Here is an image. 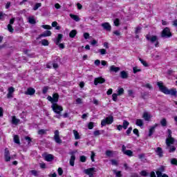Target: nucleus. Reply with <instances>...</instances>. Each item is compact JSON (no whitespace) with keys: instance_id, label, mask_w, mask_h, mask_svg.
<instances>
[{"instance_id":"nucleus-61","label":"nucleus","mask_w":177,"mask_h":177,"mask_svg":"<svg viewBox=\"0 0 177 177\" xmlns=\"http://www.w3.org/2000/svg\"><path fill=\"white\" fill-rule=\"evenodd\" d=\"M111 162L112 165H118V162H117V160H111Z\"/></svg>"},{"instance_id":"nucleus-41","label":"nucleus","mask_w":177,"mask_h":177,"mask_svg":"<svg viewBox=\"0 0 177 177\" xmlns=\"http://www.w3.org/2000/svg\"><path fill=\"white\" fill-rule=\"evenodd\" d=\"M118 97V95L117 93H113L112 95V99L113 102H117Z\"/></svg>"},{"instance_id":"nucleus-28","label":"nucleus","mask_w":177,"mask_h":177,"mask_svg":"<svg viewBox=\"0 0 177 177\" xmlns=\"http://www.w3.org/2000/svg\"><path fill=\"white\" fill-rule=\"evenodd\" d=\"M73 135L76 140H78V139H81V136H80V133L77 130H73Z\"/></svg>"},{"instance_id":"nucleus-22","label":"nucleus","mask_w":177,"mask_h":177,"mask_svg":"<svg viewBox=\"0 0 177 177\" xmlns=\"http://www.w3.org/2000/svg\"><path fill=\"white\" fill-rule=\"evenodd\" d=\"M62 39H63V35L59 34L57 36V38L55 40L56 45H59V44H60V42H62Z\"/></svg>"},{"instance_id":"nucleus-40","label":"nucleus","mask_w":177,"mask_h":177,"mask_svg":"<svg viewBox=\"0 0 177 177\" xmlns=\"http://www.w3.org/2000/svg\"><path fill=\"white\" fill-rule=\"evenodd\" d=\"M113 174L116 176V177H121L122 175L121 174V171H116L115 170H113Z\"/></svg>"},{"instance_id":"nucleus-53","label":"nucleus","mask_w":177,"mask_h":177,"mask_svg":"<svg viewBox=\"0 0 177 177\" xmlns=\"http://www.w3.org/2000/svg\"><path fill=\"white\" fill-rule=\"evenodd\" d=\"M57 172L59 176H62L63 175V169H62L61 167L58 168Z\"/></svg>"},{"instance_id":"nucleus-26","label":"nucleus","mask_w":177,"mask_h":177,"mask_svg":"<svg viewBox=\"0 0 177 177\" xmlns=\"http://www.w3.org/2000/svg\"><path fill=\"white\" fill-rule=\"evenodd\" d=\"M28 21L30 24H35L37 23L35 21V18H34V17H29L28 18Z\"/></svg>"},{"instance_id":"nucleus-63","label":"nucleus","mask_w":177,"mask_h":177,"mask_svg":"<svg viewBox=\"0 0 177 177\" xmlns=\"http://www.w3.org/2000/svg\"><path fill=\"white\" fill-rule=\"evenodd\" d=\"M94 64H95V66H100V60L96 59V60L94 62Z\"/></svg>"},{"instance_id":"nucleus-58","label":"nucleus","mask_w":177,"mask_h":177,"mask_svg":"<svg viewBox=\"0 0 177 177\" xmlns=\"http://www.w3.org/2000/svg\"><path fill=\"white\" fill-rule=\"evenodd\" d=\"M25 140H27L28 145H30V143H31V138H30L28 136L25 137Z\"/></svg>"},{"instance_id":"nucleus-50","label":"nucleus","mask_w":177,"mask_h":177,"mask_svg":"<svg viewBox=\"0 0 177 177\" xmlns=\"http://www.w3.org/2000/svg\"><path fill=\"white\" fill-rule=\"evenodd\" d=\"M48 89H49V88H48V86H44V87L43 88V90H42V93H43L44 95H46V93H48Z\"/></svg>"},{"instance_id":"nucleus-51","label":"nucleus","mask_w":177,"mask_h":177,"mask_svg":"<svg viewBox=\"0 0 177 177\" xmlns=\"http://www.w3.org/2000/svg\"><path fill=\"white\" fill-rule=\"evenodd\" d=\"M113 23L116 27H118V26H120V19H115Z\"/></svg>"},{"instance_id":"nucleus-23","label":"nucleus","mask_w":177,"mask_h":177,"mask_svg":"<svg viewBox=\"0 0 177 177\" xmlns=\"http://www.w3.org/2000/svg\"><path fill=\"white\" fill-rule=\"evenodd\" d=\"M69 16L75 21H80V20H81V18H80V17H78V15H73V14H70Z\"/></svg>"},{"instance_id":"nucleus-31","label":"nucleus","mask_w":177,"mask_h":177,"mask_svg":"<svg viewBox=\"0 0 177 177\" xmlns=\"http://www.w3.org/2000/svg\"><path fill=\"white\" fill-rule=\"evenodd\" d=\"M123 154L128 156V157H132L133 156V152L131 150H127Z\"/></svg>"},{"instance_id":"nucleus-2","label":"nucleus","mask_w":177,"mask_h":177,"mask_svg":"<svg viewBox=\"0 0 177 177\" xmlns=\"http://www.w3.org/2000/svg\"><path fill=\"white\" fill-rule=\"evenodd\" d=\"M114 122V118L113 115H109V117L106 118L105 119H103L101 121V127H106V125H110L113 124Z\"/></svg>"},{"instance_id":"nucleus-24","label":"nucleus","mask_w":177,"mask_h":177,"mask_svg":"<svg viewBox=\"0 0 177 177\" xmlns=\"http://www.w3.org/2000/svg\"><path fill=\"white\" fill-rule=\"evenodd\" d=\"M158 124H156L153 127H152L151 129H149V136H152L153 133H154V131L156 128H157Z\"/></svg>"},{"instance_id":"nucleus-47","label":"nucleus","mask_w":177,"mask_h":177,"mask_svg":"<svg viewBox=\"0 0 177 177\" xmlns=\"http://www.w3.org/2000/svg\"><path fill=\"white\" fill-rule=\"evenodd\" d=\"M140 31H142V27L140 26H138L137 28H136V34H139L140 33Z\"/></svg>"},{"instance_id":"nucleus-38","label":"nucleus","mask_w":177,"mask_h":177,"mask_svg":"<svg viewBox=\"0 0 177 177\" xmlns=\"http://www.w3.org/2000/svg\"><path fill=\"white\" fill-rule=\"evenodd\" d=\"M140 62L142 63V64H143V66L145 67H148L149 64H147V62H146V61L142 59V58H139Z\"/></svg>"},{"instance_id":"nucleus-60","label":"nucleus","mask_w":177,"mask_h":177,"mask_svg":"<svg viewBox=\"0 0 177 177\" xmlns=\"http://www.w3.org/2000/svg\"><path fill=\"white\" fill-rule=\"evenodd\" d=\"M93 135H94V136H99V135H100V131H99V130L95 131L93 132Z\"/></svg>"},{"instance_id":"nucleus-45","label":"nucleus","mask_w":177,"mask_h":177,"mask_svg":"<svg viewBox=\"0 0 177 177\" xmlns=\"http://www.w3.org/2000/svg\"><path fill=\"white\" fill-rule=\"evenodd\" d=\"M8 30L10 32H13V31H15V29H13V27L10 24L8 25Z\"/></svg>"},{"instance_id":"nucleus-13","label":"nucleus","mask_w":177,"mask_h":177,"mask_svg":"<svg viewBox=\"0 0 177 177\" xmlns=\"http://www.w3.org/2000/svg\"><path fill=\"white\" fill-rule=\"evenodd\" d=\"M50 35H52V32H50V30H46L42 34L39 35L37 39H39V38L45 37H50Z\"/></svg>"},{"instance_id":"nucleus-6","label":"nucleus","mask_w":177,"mask_h":177,"mask_svg":"<svg viewBox=\"0 0 177 177\" xmlns=\"http://www.w3.org/2000/svg\"><path fill=\"white\" fill-rule=\"evenodd\" d=\"M47 100L48 102H50L52 104H56L59 102V94L58 93H54L52 96L48 95L47 97Z\"/></svg>"},{"instance_id":"nucleus-36","label":"nucleus","mask_w":177,"mask_h":177,"mask_svg":"<svg viewBox=\"0 0 177 177\" xmlns=\"http://www.w3.org/2000/svg\"><path fill=\"white\" fill-rule=\"evenodd\" d=\"M42 6V3H37L35 5L33 8V10H38L39 8H41Z\"/></svg>"},{"instance_id":"nucleus-37","label":"nucleus","mask_w":177,"mask_h":177,"mask_svg":"<svg viewBox=\"0 0 177 177\" xmlns=\"http://www.w3.org/2000/svg\"><path fill=\"white\" fill-rule=\"evenodd\" d=\"M129 125V122L127 121V120H124L123 121V128L124 129H127V128H128V126Z\"/></svg>"},{"instance_id":"nucleus-3","label":"nucleus","mask_w":177,"mask_h":177,"mask_svg":"<svg viewBox=\"0 0 177 177\" xmlns=\"http://www.w3.org/2000/svg\"><path fill=\"white\" fill-rule=\"evenodd\" d=\"M146 38H147V41H150V42L151 44H154V42H156L155 46H156V48H158L159 43H158V37L157 36L147 35Z\"/></svg>"},{"instance_id":"nucleus-4","label":"nucleus","mask_w":177,"mask_h":177,"mask_svg":"<svg viewBox=\"0 0 177 177\" xmlns=\"http://www.w3.org/2000/svg\"><path fill=\"white\" fill-rule=\"evenodd\" d=\"M168 138L165 140L166 145L169 147V143H175V138L172 137V131L167 129Z\"/></svg>"},{"instance_id":"nucleus-48","label":"nucleus","mask_w":177,"mask_h":177,"mask_svg":"<svg viewBox=\"0 0 177 177\" xmlns=\"http://www.w3.org/2000/svg\"><path fill=\"white\" fill-rule=\"evenodd\" d=\"M94 123L93 122H90L88 124V129H93Z\"/></svg>"},{"instance_id":"nucleus-54","label":"nucleus","mask_w":177,"mask_h":177,"mask_svg":"<svg viewBox=\"0 0 177 177\" xmlns=\"http://www.w3.org/2000/svg\"><path fill=\"white\" fill-rule=\"evenodd\" d=\"M140 175H141V176H147V175H149V174L147 173V171L143 170L140 172Z\"/></svg>"},{"instance_id":"nucleus-1","label":"nucleus","mask_w":177,"mask_h":177,"mask_svg":"<svg viewBox=\"0 0 177 177\" xmlns=\"http://www.w3.org/2000/svg\"><path fill=\"white\" fill-rule=\"evenodd\" d=\"M157 85L159 88V91L165 93V95H171V96H175L176 97L177 91L176 88L168 89L167 86H164L162 82H158Z\"/></svg>"},{"instance_id":"nucleus-34","label":"nucleus","mask_w":177,"mask_h":177,"mask_svg":"<svg viewBox=\"0 0 177 177\" xmlns=\"http://www.w3.org/2000/svg\"><path fill=\"white\" fill-rule=\"evenodd\" d=\"M41 42V45H43V46H49V41L47 39H42Z\"/></svg>"},{"instance_id":"nucleus-35","label":"nucleus","mask_w":177,"mask_h":177,"mask_svg":"<svg viewBox=\"0 0 177 177\" xmlns=\"http://www.w3.org/2000/svg\"><path fill=\"white\" fill-rule=\"evenodd\" d=\"M167 119L162 118L160 120V125H162V127H167Z\"/></svg>"},{"instance_id":"nucleus-20","label":"nucleus","mask_w":177,"mask_h":177,"mask_svg":"<svg viewBox=\"0 0 177 177\" xmlns=\"http://www.w3.org/2000/svg\"><path fill=\"white\" fill-rule=\"evenodd\" d=\"M110 71L112 73H118V71L120 70V67H117L114 65L111 66L109 68Z\"/></svg>"},{"instance_id":"nucleus-46","label":"nucleus","mask_w":177,"mask_h":177,"mask_svg":"<svg viewBox=\"0 0 177 177\" xmlns=\"http://www.w3.org/2000/svg\"><path fill=\"white\" fill-rule=\"evenodd\" d=\"M171 164L172 165H177V159L176 158H171Z\"/></svg>"},{"instance_id":"nucleus-5","label":"nucleus","mask_w":177,"mask_h":177,"mask_svg":"<svg viewBox=\"0 0 177 177\" xmlns=\"http://www.w3.org/2000/svg\"><path fill=\"white\" fill-rule=\"evenodd\" d=\"M162 38H171L172 37V33L171 32V30L169 28L166 27L161 33Z\"/></svg>"},{"instance_id":"nucleus-11","label":"nucleus","mask_w":177,"mask_h":177,"mask_svg":"<svg viewBox=\"0 0 177 177\" xmlns=\"http://www.w3.org/2000/svg\"><path fill=\"white\" fill-rule=\"evenodd\" d=\"M106 80L103 77H96L94 80V85H99V84H104Z\"/></svg>"},{"instance_id":"nucleus-55","label":"nucleus","mask_w":177,"mask_h":177,"mask_svg":"<svg viewBox=\"0 0 177 177\" xmlns=\"http://www.w3.org/2000/svg\"><path fill=\"white\" fill-rule=\"evenodd\" d=\"M95 152L91 151V161L93 162H95Z\"/></svg>"},{"instance_id":"nucleus-33","label":"nucleus","mask_w":177,"mask_h":177,"mask_svg":"<svg viewBox=\"0 0 177 177\" xmlns=\"http://www.w3.org/2000/svg\"><path fill=\"white\" fill-rule=\"evenodd\" d=\"M13 139L15 143H17V145H20V138H19V136L15 135Z\"/></svg>"},{"instance_id":"nucleus-15","label":"nucleus","mask_w":177,"mask_h":177,"mask_svg":"<svg viewBox=\"0 0 177 177\" xmlns=\"http://www.w3.org/2000/svg\"><path fill=\"white\" fill-rule=\"evenodd\" d=\"M171 145H174V143H169V147H168V145H166V150H169V153H174V151H176V147H175V146Z\"/></svg>"},{"instance_id":"nucleus-32","label":"nucleus","mask_w":177,"mask_h":177,"mask_svg":"<svg viewBox=\"0 0 177 177\" xmlns=\"http://www.w3.org/2000/svg\"><path fill=\"white\" fill-rule=\"evenodd\" d=\"M77 35V30H73L69 33V37L71 38H74Z\"/></svg>"},{"instance_id":"nucleus-12","label":"nucleus","mask_w":177,"mask_h":177,"mask_svg":"<svg viewBox=\"0 0 177 177\" xmlns=\"http://www.w3.org/2000/svg\"><path fill=\"white\" fill-rule=\"evenodd\" d=\"M105 154L107 157H113V156H117L118 154V151L106 150Z\"/></svg>"},{"instance_id":"nucleus-39","label":"nucleus","mask_w":177,"mask_h":177,"mask_svg":"<svg viewBox=\"0 0 177 177\" xmlns=\"http://www.w3.org/2000/svg\"><path fill=\"white\" fill-rule=\"evenodd\" d=\"M98 52L100 53V55H106L107 53V50L104 48L99 49Z\"/></svg>"},{"instance_id":"nucleus-8","label":"nucleus","mask_w":177,"mask_h":177,"mask_svg":"<svg viewBox=\"0 0 177 177\" xmlns=\"http://www.w3.org/2000/svg\"><path fill=\"white\" fill-rule=\"evenodd\" d=\"M53 139L55 142H57L58 145H61V143H62L63 141L60 139V134L59 133V130L55 131Z\"/></svg>"},{"instance_id":"nucleus-62","label":"nucleus","mask_w":177,"mask_h":177,"mask_svg":"<svg viewBox=\"0 0 177 177\" xmlns=\"http://www.w3.org/2000/svg\"><path fill=\"white\" fill-rule=\"evenodd\" d=\"M13 92H15V88L13 87H10L8 88V93H13Z\"/></svg>"},{"instance_id":"nucleus-16","label":"nucleus","mask_w":177,"mask_h":177,"mask_svg":"<svg viewBox=\"0 0 177 177\" xmlns=\"http://www.w3.org/2000/svg\"><path fill=\"white\" fill-rule=\"evenodd\" d=\"M155 152L158 156V157L161 158L164 156V151H162V148L158 147L155 149Z\"/></svg>"},{"instance_id":"nucleus-56","label":"nucleus","mask_w":177,"mask_h":177,"mask_svg":"<svg viewBox=\"0 0 177 177\" xmlns=\"http://www.w3.org/2000/svg\"><path fill=\"white\" fill-rule=\"evenodd\" d=\"M133 71L134 74H136V73H139V72L142 71V70L138 69L137 67H133Z\"/></svg>"},{"instance_id":"nucleus-25","label":"nucleus","mask_w":177,"mask_h":177,"mask_svg":"<svg viewBox=\"0 0 177 177\" xmlns=\"http://www.w3.org/2000/svg\"><path fill=\"white\" fill-rule=\"evenodd\" d=\"M120 77L123 80H125V79L128 78V73H127V72H125V71H122L120 72Z\"/></svg>"},{"instance_id":"nucleus-42","label":"nucleus","mask_w":177,"mask_h":177,"mask_svg":"<svg viewBox=\"0 0 177 177\" xmlns=\"http://www.w3.org/2000/svg\"><path fill=\"white\" fill-rule=\"evenodd\" d=\"M41 27L42 28H44V30H52V26L49 25H43Z\"/></svg>"},{"instance_id":"nucleus-30","label":"nucleus","mask_w":177,"mask_h":177,"mask_svg":"<svg viewBox=\"0 0 177 177\" xmlns=\"http://www.w3.org/2000/svg\"><path fill=\"white\" fill-rule=\"evenodd\" d=\"M18 122H20V120L16 118V116H12V123L14 124V125H17Z\"/></svg>"},{"instance_id":"nucleus-19","label":"nucleus","mask_w":177,"mask_h":177,"mask_svg":"<svg viewBox=\"0 0 177 177\" xmlns=\"http://www.w3.org/2000/svg\"><path fill=\"white\" fill-rule=\"evenodd\" d=\"M44 158L46 161H48V162H50V161H53L54 157L52 154H47L44 156Z\"/></svg>"},{"instance_id":"nucleus-29","label":"nucleus","mask_w":177,"mask_h":177,"mask_svg":"<svg viewBox=\"0 0 177 177\" xmlns=\"http://www.w3.org/2000/svg\"><path fill=\"white\" fill-rule=\"evenodd\" d=\"M136 125L138 127H143V120L142 119H137L136 121Z\"/></svg>"},{"instance_id":"nucleus-10","label":"nucleus","mask_w":177,"mask_h":177,"mask_svg":"<svg viewBox=\"0 0 177 177\" xmlns=\"http://www.w3.org/2000/svg\"><path fill=\"white\" fill-rule=\"evenodd\" d=\"M4 158L6 162H9L10 161V152H9V149L6 148L4 150Z\"/></svg>"},{"instance_id":"nucleus-14","label":"nucleus","mask_w":177,"mask_h":177,"mask_svg":"<svg viewBox=\"0 0 177 177\" xmlns=\"http://www.w3.org/2000/svg\"><path fill=\"white\" fill-rule=\"evenodd\" d=\"M162 172H165V166H160L156 171L157 177H160Z\"/></svg>"},{"instance_id":"nucleus-27","label":"nucleus","mask_w":177,"mask_h":177,"mask_svg":"<svg viewBox=\"0 0 177 177\" xmlns=\"http://www.w3.org/2000/svg\"><path fill=\"white\" fill-rule=\"evenodd\" d=\"M75 161V156H71L69 161V164L71 167H74Z\"/></svg>"},{"instance_id":"nucleus-43","label":"nucleus","mask_w":177,"mask_h":177,"mask_svg":"<svg viewBox=\"0 0 177 177\" xmlns=\"http://www.w3.org/2000/svg\"><path fill=\"white\" fill-rule=\"evenodd\" d=\"M151 57H153L156 59H160L161 57V55L160 54H151Z\"/></svg>"},{"instance_id":"nucleus-49","label":"nucleus","mask_w":177,"mask_h":177,"mask_svg":"<svg viewBox=\"0 0 177 177\" xmlns=\"http://www.w3.org/2000/svg\"><path fill=\"white\" fill-rule=\"evenodd\" d=\"M122 93H124V88H119L118 91V96H121V95H122Z\"/></svg>"},{"instance_id":"nucleus-7","label":"nucleus","mask_w":177,"mask_h":177,"mask_svg":"<svg viewBox=\"0 0 177 177\" xmlns=\"http://www.w3.org/2000/svg\"><path fill=\"white\" fill-rule=\"evenodd\" d=\"M51 109L54 113H56V114H60V113L63 111V106L58 105L57 104H53L51 105Z\"/></svg>"},{"instance_id":"nucleus-17","label":"nucleus","mask_w":177,"mask_h":177,"mask_svg":"<svg viewBox=\"0 0 177 177\" xmlns=\"http://www.w3.org/2000/svg\"><path fill=\"white\" fill-rule=\"evenodd\" d=\"M102 27H103L104 30L106 31H111V26L108 22H105L101 24Z\"/></svg>"},{"instance_id":"nucleus-44","label":"nucleus","mask_w":177,"mask_h":177,"mask_svg":"<svg viewBox=\"0 0 177 177\" xmlns=\"http://www.w3.org/2000/svg\"><path fill=\"white\" fill-rule=\"evenodd\" d=\"M46 133V130L45 129H40L38 131L39 135H45Z\"/></svg>"},{"instance_id":"nucleus-52","label":"nucleus","mask_w":177,"mask_h":177,"mask_svg":"<svg viewBox=\"0 0 177 177\" xmlns=\"http://www.w3.org/2000/svg\"><path fill=\"white\" fill-rule=\"evenodd\" d=\"M80 161L81 162H85L86 161V156H80Z\"/></svg>"},{"instance_id":"nucleus-57","label":"nucleus","mask_w":177,"mask_h":177,"mask_svg":"<svg viewBox=\"0 0 177 177\" xmlns=\"http://www.w3.org/2000/svg\"><path fill=\"white\" fill-rule=\"evenodd\" d=\"M30 174H32V175H34V176H38V171H37V170L30 171Z\"/></svg>"},{"instance_id":"nucleus-21","label":"nucleus","mask_w":177,"mask_h":177,"mask_svg":"<svg viewBox=\"0 0 177 177\" xmlns=\"http://www.w3.org/2000/svg\"><path fill=\"white\" fill-rule=\"evenodd\" d=\"M142 118H144L145 121H150L151 116L150 115V114H149V113L145 112L142 115Z\"/></svg>"},{"instance_id":"nucleus-18","label":"nucleus","mask_w":177,"mask_h":177,"mask_svg":"<svg viewBox=\"0 0 177 177\" xmlns=\"http://www.w3.org/2000/svg\"><path fill=\"white\" fill-rule=\"evenodd\" d=\"M35 93V89L33 88H28L26 91H25V95H29L30 96H32Z\"/></svg>"},{"instance_id":"nucleus-64","label":"nucleus","mask_w":177,"mask_h":177,"mask_svg":"<svg viewBox=\"0 0 177 177\" xmlns=\"http://www.w3.org/2000/svg\"><path fill=\"white\" fill-rule=\"evenodd\" d=\"M84 37L85 39H88V38H89V33L85 32L84 34Z\"/></svg>"},{"instance_id":"nucleus-9","label":"nucleus","mask_w":177,"mask_h":177,"mask_svg":"<svg viewBox=\"0 0 177 177\" xmlns=\"http://www.w3.org/2000/svg\"><path fill=\"white\" fill-rule=\"evenodd\" d=\"M84 172L86 175H88L89 177H93V174L96 172V169L95 167L88 168L84 169Z\"/></svg>"},{"instance_id":"nucleus-59","label":"nucleus","mask_w":177,"mask_h":177,"mask_svg":"<svg viewBox=\"0 0 177 177\" xmlns=\"http://www.w3.org/2000/svg\"><path fill=\"white\" fill-rule=\"evenodd\" d=\"M88 115H89V113H84L82 115V118L83 120H86V118H88Z\"/></svg>"}]
</instances>
